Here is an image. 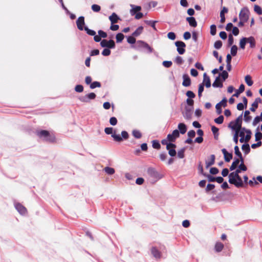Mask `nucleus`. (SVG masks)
Segmentation results:
<instances>
[{
    "label": "nucleus",
    "instance_id": "nucleus-1",
    "mask_svg": "<svg viewBox=\"0 0 262 262\" xmlns=\"http://www.w3.org/2000/svg\"><path fill=\"white\" fill-rule=\"evenodd\" d=\"M149 182L154 184L162 178V175L160 174L155 168L149 167L147 170Z\"/></svg>",
    "mask_w": 262,
    "mask_h": 262
},
{
    "label": "nucleus",
    "instance_id": "nucleus-2",
    "mask_svg": "<svg viewBox=\"0 0 262 262\" xmlns=\"http://www.w3.org/2000/svg\"><path fill=\"white\" fill-rule=\"evenodd\" d=\"M243 114L239 115L235 120V122H231L228 127L232 130H240L242 128Z\"/></svg>",
    "mask_w": 262,
    "mask_h": 262
},
{
    "label": "nucleus",
    "instance_id": "nucleus-3",
    "mask_svg": "<svg viewBox=\"0 0 262 262\" xmlns=\"http://www.w3.org/2000/svg\"><path fill=\"white\" fill-rule=\"evenodd\" d=\"M96 97V95L94 93L92 92L84 96L79 97L78 99L82 102L89 103L91 100L95 99Z\"/></svg>",
    "mask_w": 262,
    "mask_h": 262
},
{
    "label": "nucleus",
    "instance_id": "nucleus-4",
    "mask_svg": "<svg viewBox=\"0 0 262 262\" xmlns=\"http://www.w3.org/2000/svg\"><path fill=\"white\" fill-rule=\"evenodd\" d=\"M100 46L102 48H107V49H114L116 47L115 41L110 39L107 40L106 39H103L100 42Z\"/></svg>",
    "mask_w": 262,
    "mask_h": 262
},
{
    "label": "nucleus",
    "instance_id": "nucleus-5",
    "mask_svg": "<svg viewBox=\"0 0 262 262\" xmlns=\"http://www.w3.org/2000/svg\"><path fill=\"white\" fill-rule=\"evenodd\" d=\"M121 136L122 137L116 134L112 135V137L114 138V140L117 142H121L122 141L123 139H127L129 137L128 133L125 130L121 132Z\"/></svg>",
    "mask_w": 262,
    "mask_h": 262
},
{
    "label": "nucleus",
    "instance_id": "nucleus-6",
    "mask_svg": "<svg viewBox=\"0 0 262 262\" xmlns=\"http://www.w3.org/2000/svg\"><path fill=\"white\" fill-rule=\"evenodd\" d=\"M249 11L247 8H243L239 14V19L247 21L249 19Z\"/></svg>",
    "mask_w": 262,
    "mask_h": 262
},
{
    "label": "nucleus",
    "instance_id": "nucleus-7",
    "mask_svg": "<svg viewBox=\"0 0 262 262\" xmlns=\"http://www.w3.org/2000/svg\"><path fill=\"white\" fill-rule=\"evenodd\" d=\"M175 45L177 47V50L180 54L182 55L185 53L186 44L184 42L177 41L175 42Z\"/></svg>",
    "mask_w": 262,
    "mask_h": 262
},
{
    "label": "nucleus",
    "instance_id": "nucleus-8",
    "mask_svg": "<svg viewBox=\"0 0 262 262\" xmlns=\"http://www.w3.org/2000/svg\"><path fill=\"white\" fill-rule=\"evenodd\" d=\"M180 136L179 131L178 129L174 130L171 134L167 135V138L170 141V142H175L177 138Z\"/></svg>",
    "mask_w": 262,
    "mask_h": 262
},
{
    "label": "nucleus",
    "instance_id": "nucleus-9",
    "mask_svg": "<svg viewBox=\"0 0 262 262\" xmlns=\"http://www.w3.org/2000/svg\"><path fill=\"white\" fill-rule=\"evenodd\" d=\"M37 135L40 138H43V139L47 141H51V137L48 131L45 130H42L37 132Z\"/></svg>",
    "mask_w": 262,
    "mask_h": 262
},
{
    "label": "nucleus",
    "instance_id": "nucleus-10",
    "mask_svg": "<svg viewBox=\"0 0 262 262\" xmlns=\"http://www.w3.org/2000/svg\"><path fill=\"white\" fill-rule=\"evenodd\" d=\"M76 25L77 28L79 30L82 31L84 29V27H83L85 25L84 17L83 16L79 17L76 20Z\"/></svg>",
    "mask_w": 262,
    "mask_h": 262
},
{
    "label": "nucleus",
    "instance_id": "nucleus-11",
    "mask_svg": "<svg viewBox=\"0 0 262 262\" xmlns=\"http://www.w3.org/2000/svg\"><path fill=\"white\" fill-rule=\"evenodd\" d=\"M15 208L21 215H25L27 213V209L20 203H15Z\"/></svg>",
    "mask_w": 262,
    "mask_h": 262
},
{
    "label": "nucleus",
    "instance_id": "nucleus-12",
    "mask_svg": "<svg viewBox=\"0 0 262 262\" xmlns=\"http://www.w3.org/2000/svg\"><path fill=\"white\" fill-rule=\"evenodd\" d=\"M137 43L139 45V46L146 49L148 53H151L152 52V49L145 42L139 40L137 41Z\"/></svg>",
    "mask_w": 262,
    "mask_h": 262
},
{
    "label": "nucleus",
    "instance_id": "nucleus-13",
    "mask_svg": "<svg viewBox=\"0 0 262 262\" xmlns=\"http://www.w3.org/2000/svg\"><path fill=\"white\" fill-rule=\"evenodd\" d=\"M193 107H186L185 112L183 113L184 117L187 120H190L191 118L192 112Z\"/></svg>",
    "mask_w": 262,
    "mask_h": 262
},
{
    "label": "nucleus",
    "instance_id": "nucleus-14",
    "mask_svg": "<svg viewBox=\"0 0 262 262\" xmlns=\"http://www.w3.org/2000/svg\"><path fill=\"white\" fill-rule=\"evenodd\" d=\"M130 7L132 8L130 10V14L132 16L135 15L137 12H139V11L141 10V7L139 6L130 4Z\"/></svg>",
    "mask_w": 262,
    "mask_h": 262
},
{
    "label": "nucleus",
    "instance_id": "nucleus-15",
    "mask_svg": "<svg viewBox=\"0 0 262 262\" xmlns=\"http://www.w3.org/2000/svg\"><path fill=\"white\" fill-rule=\"evenodd\" d=\"M261 100L260 98H256L252 104V106L250 108V110L252 112H255L256 109L258 107V104L260 103Z\"/></svg>",
    "mask_w": 262,
    "mask_h": 262
},
{
    "label": "nucleus",
    "instance_id": "nucleus-16",
    "mask_svg": "<svg viewBox=\"0 0 262 262\" xmlns=\"http://www.w3.org/2000/svg\"><path fill=\"white\" fill-rule=\"evenodd\" d=\"M161 143L163 145H166V149H169V147H176V145L172 142H170V141L167 138L162 140Z\"/></svg>",
    "mask_w": 262,
    "mask_h": 262
},
{
    "label": "nucleus",
    "instance_id": "nucleus-17",
    "mask_svg": "<svg viewBox=\"0 0 262 262\" xmlns=\"http://www.w3.org/2000/svg\"><path fill=\"white\" fill-rule=\"evenodd\" d=\"M233 184L237 188L244 186L243 180L239 175L236 176V179H235V183Z\"/></svg>",
    "mask_w": 262,
    "mask_h": 262
},
{
    "label": "nucleus",
    "instance_id": "nucleus-18",
    "mask_svg": "<svg viewBox=\"0 0 262 262\" xmlns=\"http://www.w3.org/2000/svg\"><path fill=\"white\" fill-rule=\"evenodd\" d=\"M202 83H204L206 88H210L211 86L210 78L206 73L203 74V82Z\"/></svg>",
    "mask_w": 262,
    "mask_h": 262
},
{
    "label": "nucleus",
    "instance_id": "nucleus-19",
    "mask_svg": "<svg viewBox=\"0 0 262 262\" xmlns=\"http://www.w3.org/2000/svg\"><path fill=\"white\" fill-rule=\"evenodd\" d=\"M183 81L182 82V85L184 86L187 87L190 85L191 80H190L189 77L187 75H186V74L183 75Z\"/></svg>",
    "mask_w": 262,
    "mask_h": 262
},
{
    "label": "nucleus",
    "instance_id": "nucleus-20",
    "mask_svg": "<svg viewBox=\"0 0 262 262\" xmlns=\"http://www.w3.org/2000/svg\"><path fill=\"white\" fill-rule=\"evenodd\" d=\"M109 19L111 21L112 24H114L118 22V21L120 19V18L114 12L111 15L109 16Z\"/></svg>",
    "mask_w": 262,
    "mask_h": 262
},
{
    "label": "nucleus",
    "instance_id": "nucleus-21",
    "mask_svg": "<svg viewBox=\"0 0 262 262\" xmlns=\"http://www.w3.org/2000/svg\"><path fill=\"white\" fill-rule=\"evenodd\" d=\"M212 86L214 88H222L223 86V83L220 80V76L216 77L215 81L212 84Z\"/></svg>",
    "mask_w": 262,
    "mask_h": 262
},
{
    "label": "nucleus",
    "instance_id": "nucleus-22",
    "mask_svg": "<svg viewBox=\"0 0 262 262\" xmlns=\"http://www.w3.org/2000/svg\"><path fill=\"white\" fill-rule=\"evenodd\" d=\"M186 20L189 23V25L192 27H196L197 26V22L193 17H188L186 18Z\"/></svg>",
    "mask_w": 262,
    "mask_h": 262
},
{
    "label": "nucleus",
    "instance_id": "nucleus-23",
    "mask_svg": "<svg viewBox=\"0 0 262 262\" xmlns=\"http://www.w3.org/2000/svg\"><path fill=\"white\" fill-rule=\"evenodd\" d=\"M178 128L179 129V134H184L187 131L186 125L183 123H180L178 124Z\"/></svg>",
    "mask_w": 262,
    "mask_h": 262
},
{
    "label": "nucleus",
    "instance_id": "nucleus-24",
    "mask_svg": "<svg viewBox=\"0 0 262 262\" xmlns=\"http://www.w3.org/2000/svg\"><path fill=\"white\" fill-rule=\"evenodd\" d=\"M228 9L225 7H224L222 9V10H221V12H220V17H221V22L222 23H223L225 22V13H227L228 12Z\"/></svg>",
    "mask_w": 262,
    "mask_h": 262
},
{
    "label": "nucleus",
    "instance_id": "nucleus-25",
    "mask_svg": "<svg viewBox=\"0 0 262 262\" xmlns=\"http://www.w3.org/2000/svg\"><path fill=\"white\" fill-rule=\"evenodd\" d=\"M152 255L157 259L161 257V253L160 251L156 248L152 247L151 250Z\"/></svg>",
    "mask_w": 262,
    "mask_h": 262
},
{
    "label": "nucleus",
    "instance_id": "nucleus-26",
    "mask_svg": "<svg viewBox=\"0 0 262 262\" xmlns=\"http://www.w3.org/2000/svg\"><path fill=\"white\" fill-rule=\"evenodd\" d=\"M245 90V85L243 84L240 85L238 90H236L235 93L233 95V97H238L239 94L243 93Z\"/></svg>",
    "mask_w": 262,
    "mask_h": 262
},
{
    "label": "nucleus",
    "instance_id": "nucleus-27",
    "mask_svg": "<svg viewBox=\"0 0 262 262\" xmlns=\"http://www.w3.org/2000/svg\"><path fill=\"white\" fill-rule=\"evenodd\" d=\"M247 43L250 44V47L254 48L255 47V40L252 36L247 37Z\"/></svg>",
    "mask_w": 262,
    "mask_h": 262
},
{
    "label": "nucleus",
    "instance_id": "nucleus-28",
    "mask_svg": "<svg viewBox=\"0 0 262 262\" xmlns=\"http://www.w3.org/2000/svg\"><path fill=\"white\" fill-rule=\"evenodd\" d=\"M215 156L214 155H211L210 156V160L209 161H206V168H208L210 166L212 165L214 163L215 161Z\"/></svg>",
    "mask_w": 262,
    "mask_h": 262
},
{
    "label": "nucleus",
    "instance_id": "nucleus-29",
    "mask_svg": "<svg viewBox=\"0 0 262 262\" xmlns=\"http://www.w3.org/2000/svg\"><path fill=\"white\" fill-rule=\"evenodd\" d=\"M237 175L234 172H232L229 174V182L233 184L235 183V179H236V176Z\"/></svg>",
    "mask_w": 262,
    "mask_h": 262
},
{
    "label": "nucleus",
    "instance_id": "nucleus-30",
    "mask_svg": "<svg viewBox=\"0 0 262 262\" xmlns=\"http://www.w3.org/2000/svg\"><path fill=\"white\" fill-rule=\"evenodd\" d=\"M104 171L108 175H112L115 172V169L108 166L105 167L103 169Z\"/></svg>",
    "mask_w": 262,
    "mask_h": 262
},
{
    "label": "nucleus",
    "instance_id": "nucleus-31",
    "mask_svg": "<svg viewBox=\"0 0 262 262\" xmlns=\"http://www.w3.org/2000/svg\"><path fill=\"white\" fill-rule=\"evenodd\" d=\"M239 163V160L238 159H235L230 167V170L232 171L236 168L238 164Z\"/></svg>",
    "mask_w": 262,
    "mask_h": 262
},
{
    "label": "nucleus",
    "instance_id": "nucleus-32",
    "mask_svg": "<svg viewBox=\"0 0 262 262\" xmlns=\"http://www.w3.org/2000/svg\"><path fill=\"white\" fill-rule=\"evenodd\" d=\"M143 30V27L142 26L139 27L133 33V36H138L140 35Z\"/></svg>",
    "mask_w": 262,
    "mask_h": 262
},
{
    "label": "nucleus",
    "instance_id": "nucleus-33",
    "mask_svg": "<svg viewBox=\"0 0 262 262\" xmlns=\"http://www.w3.org/2000/svg\"><path fill=\"white\" fill-rule=\"evenodd\" d=\"M242 149L246 155L249 154L250 151V147L248 144H243L242 146Z\"/></svg>",
    "mask_w": 262,
    "mask_h": 262
},
{
    "label": "nucleus",
    "instance_id": "nucleus-34",
    "mask_svg": "<svg viewBox=\"0 0 262 262\" xmlns=\"http://www.w3.org/2000/svg\"><path fill=\"white\" fill-rule=\"evenodd\" d=\"M224 247V245L220 242H217L215 245V250L217 252H221Z\"/></svg>",
    "mask_w": 262,
    "mask_h": 262
},
{
    "label": "nucleus",
    "instance_id": "nucleus-35",
    "mask_svg": "<svg viewBox=\"0 0 262 262\" xmlns=\"http://www.w3.org/2000/svg\"><path fill=\"white\" fill-rule=\"evenodd\" d=\"M132 135L136 139H140L142 137L141 132L137 129H134L132 131Z\"/></svg>",
    "mask_w": 262,
    "mask_h": 262
},
{
    "label": "nucleus",
    "instance_id": "nucleus-36",
    "mask_svg": "<svg viewBox=\"0 0 262 262\" xmlns=\"http://www.w3.org/2000/svg\"><path fill=\"white\" fill-rule=\"evenodd\" d=\"M250 114L249 111H246L244 113V120L246 122H249L251 120V117L249 115Z\"/></svg>",
    "mask_w": 262,
    "mask_h": 262
},
{
    "label": "nucleus",
    "instance_id": "nucleus-37",
    "mask_svg": "<svg viewBox=\"0 0 262 262\" xmlns=\"http://www.w3.org/2000/svg\"><path fill=\"white\" fill-rule=\"evenodd\" d=\"M157 22V21H154V20H145V23L147 25L151 26L155 31H157V29H156V25H155L156 23Z\"/></svg>",
    "mask_w": 262,
    "mask_h": 262
},
{
    "label": "nucleus",
    "instance_id": "nucleus-38",
    "mask_svg": "<svg viewBox=\"0 0 262 262\" xmlns=\"http://www.w3.org/2000/svg\"><path fill=\"white\" fill-rule=\"evenodd\" d=\"M247 43V37H243L239 41V47L241 49H244Z\"/></svg>",
    "mask_w": 262,
    "mask_h": 262
},
{
    "label": "nucleus",
    "instance_id": "nucleus-39",
    "mask_svg": "<svg viewBox=\"0 0 262 262\" xmlns=\"http://www.w3.org/2000/svg\"><path fill=\"white\" fill-rule=\"evenodd\" d=\"M124 38V35L121 33H119L117 34L116 36V42L117 43L121 42L123 40Z\"/></svg>",
    "mask_w": 262,
    "mask_h": 262
},
{
    "label": "nucleus",
    "instance_id": "nucleus-40",
    "mask_svg": "<svg viewBox=\"0 0 262 262\" xmlns=\"http://www.w3.org/2000/svg\"><path fill=\"white\" fill-rule=\"evenodd\" d=\"M245 79V82L248 86H251L253 84V82L252 80L251 77L250 75H248L246 76Z\"/></svg>",
    "mask_w": 262,
    "mask_h": 262
},
{
    "label": "nucleus",
    "instance_id": "nucleus-41",
    "mask_svg": "<svg viewBox=\"0 0 262 262\" xmlns=\"http://www.w3.org/2000/svg\"><path fill=\"white\" fill-rule=\"evenodd\" d=\"M83 30H84L86 31V33L88 35H91V36H94L96 34V32L94 30L90 29L86 26L84 27V29Z\"/></svg>",
    "mask_w": 262,
    "mask_h": 262
},
{
    "label": "nucleus",
    "instance_id": "nucleus-42",
    "mask_svg": "<svg viewBox=\"0 0 262 262\" xmlns=\"http://www.w3.org/2000/svg\"><path fill=\"white\" fill-rule=\"evenodd\" d=\"M100 86L101 83L100 82L98 81H94L92 82L90 86L91 89H94L96 88H100Z\"/></svg>",
    "mask_w": 262,
    "mask_h": 262
},
{
    "label": "nucleus",
    "instance_id": "nucleus-43",
    "mask_svg": "<svg viewBox=\"0 0 262 262\" xmlns=\"http://www.w3.org/2000/svg\"><path fill=\"white\" fill-rule=\"evenodd\" d=\"M175 148L176 147H169V149H167L168 150V154L171 157H174L176 155L177 152Z\"/></svg>",
    "mask_w": 262,
    "mask_h": 262
},
{
    "label": "nucleus",
    "instance_id": "nucleus-44",
    "mask_svg": "<svg viewBox=\"0 0 262 262\" xmlns=\"http://www.w3.org/2000/svg\"><path fill=\"white\" fill-rule=\"evenodd\" d=\"M152 146L153 148L159 149L161 147V145L158 140H153L152 141Z\"/></svg>",
    "mask_w": 262,
    "mask_h": 262
},
{
    "label": "nucleus",
    "instance_id": "nucleus-45",
    "mask_svg": "<svg viewBox=\"0 0 262 262\" xmlns=\"http://www.w3.org/2000/svg\"><path fill=\"white\" fill-rule=\"evenodd\" d=\"M237 51V47L236 45H233L231 48V55L234 56L236 55Z\"/></svg>",
    "mask_w": 262,
    "mask_h": 262
},
{
    "label": "nucleus",
    "instance_id": "nucleus-46",
    "mask_svg": "<svg viewBox=\"0 0 262 262\" xmlns=\"http://www.w3.org/2000/svg\"><path fill=\"white\" fill-rule=\"evenodd\" d=\"M204 89V84L201 83L199 85L198 96L200 98L202 96V92Z\"/></svg>",
    "mask_w": 262,
    "mask_h": 262
},
{
    "label": "nucleus",
    "instance_id": "nucleus-47",
    "mask_svg": "<svg viewBox=\"0 0 262 262\" xmlns=\"http://www.w3.org/2000/svg\"><path fill=\"white\" fill-rule=\"evenodd\" d=\"M185 151V148H182L178 151V157L180 159H182L184 157V152Z\"/></svg>",
    "mask_w": 262,
    "mask_h": 262
},
{
    "label": "nucleus",
    "instance_id": "nucleus-48",
    "mask_svg": "<svg viewBox=\"0 0 262 262\" xmlns=\"http://www.w3.org/2000/svg\"><path fill=\"white\" fill-rule=\"evenodd\" d=\"M233 158L232 153L228 152L226 155H224L225 161L227 162H229Z\"/></svg>",
    "mask_w": 262,
    "mask_h": 262
},
{
    "label": "nucleus",
    "instance_id": "nucleus-49",
    "mask_svg": "<svg viewBox=\"0 0 262 262\" xmlns=\"http://www.w3.org/2000/svg\"><path fill=\"white\" fill-rule=\"evenodd\" d=\"M224 121V116L223 115H220L219 117L215 118L214 119V122L219 124H221Z\"/></svg>",
    "mask_w": 262,
    "mask_h": 262
},
{
    "label": "nucleus",
    "instance_id": "nucleus-50",
    "mask_svg": "<svg viewBox=\"0 0 262 262\" xmlns=\"http://www.w3.org/2000/svg\"><path fill=\"white\" fill-rule=\"evenodd\" d=\"M223 79V81H225L228 77V73L226 71H223V72L220 74Z\"/></svg>",
    "mask_w": 262,
    "mask_h": 262
},
{
    "label": "nucleus",
    "instance_id": "nucleus-51",
    "mask_svg": "<svg viewBox=\"0 0 262 262\" xmlns=\"http://www.w3.org/2000/svg\"><path fill=\"white\" fill-rule=\"evenodd\" d=\"M254 11L258 15L262 14V9L261 7L258 5H255L254 8Z\"/></svg>",
    "mask_w": 262,
    "mask_h": 262
},
{
    "label": "nucleus",
    "instance_id": "nucleus-52",
    "mask_svg": "<svg viewBox=\"0 0 262 262\" xmlns=\"http://www.w3.org/2000/svg\"><path fill=\"white\" fill-rule=\"evenodd\" d=\"M174 62L179 64V65H181L183 63V60L182 59V58L181 57V56H177L175 59H174Z\"/></svg>",
    "mask_w": 262,
    "mask_h": 262
},
{
    "label": "nucleus",
    "instance_id": "nucleus-53",
    "mask_svg": "<svg viewBox=\"0 0 262 262\" xmlns=\"http://www.w3.org/2000/svg\"><path fill=\"white\" fill-rule=\"evenodd\" d=\"M203 175L207 178L208 181L209 182H212L215 181V178L213 177L211 175L209 174H206V173L203 174Z\"/></svg>",
    "mask_w": 262,
    "mask_h": 262
},
{
    "label": "nucleus",
    "instance_id": "nucleus-54",
    "mask_svg": "<svg viewBox=\"0 0 262 262\" xmlns=\"http://www.w3.org/2000/svg\"><path fill=\"white\" fill-rule=\"evenodd\" d=\"M216 33V27L215 25H212L210 26V34L212 35H215Z\"/></svg>",
    "mask_w": 262,
    "mask_h": 262
},
{
    "label": "nucleus",
    "instance_id": "nucleus-55",
    "mask_svg": "<svg viewBox=\"0 0 262 262\" xmlns=\"http://www.w3.org/2000/svg\"><path fill=\"white\" fill-rule=\"evenodd\" d=\"M92 9L94 12H98L100 10L101 7L98 5L94 4L92 6Z\"/></svg>",
    "mask_w": 262,
    "mask_h": 262
},
{
    "label": "nucleus",
    "instance_id": "nucleus-56",
    "mask_svg": "<svg viewBox=\"0 0 262 262\" xmlns=\"http://www.w3.org/2000/svg\"><path fill=\"white\" fill-rule=\"evenodd\" d=\"M222 46V42L221 40L216 41L214 43V47L216 49H220Z\"/></svg>",
    "mask_w": 262,
    "mask_h": 262
},
{
    "label": "nucleus",
    "instance_id": "nucleus-57",
    "mask_svg": "<svg viewBox=\"0 0 262 262\" xmlns=\"http://www.w3.org/2000/svg\"><path fill=\"white\" fill-rule=\"evenodd\" d=\"M98 33L101 38H105L107 36V33L106 32H105L101 30H100L98 31Z\"/></svg>",
    "mask_w": 262,
    "mask_h": 262
},
{
    "label": "nucleus",
    "instance_id": "nucleus-58",
    "mask_svg": "<svg viewBox=\"0 0 262 262\" xmlns=\"http://www.w3.org/2000/svg\"><path fill=\"white\" fill-rule=\"evenodd\" d=\"M111 54V50L110 49L105 48L102 52V55L104 56H109Z\"/></svg>",
    "mask_w": 262,
    "mask_h": 262
},
{
    "label": "nucleus",
    "instance_id": "nucleus-59",
    "mask_svg": "<svg viewBox=\"0 0 262 262\" xmlns=\"http://www.w3.org/2000/svg\"><path fill=\"white\" fill-rule=\"evenodd\" d=\"M110 123L112 125H116L117 123V119L115 117H112L110 119Z\"/></svg>",
    "mask_w": 262,
    "mask_h": 262
},
{
    "label": "nucleus",
    "instance_id": "nucleus-60",
    "mask_svg": "<svg viewBox=\"0 0 262 262\" xmlns=\"http://www.w3.org/2000/svg\"><path fill=\"white\" fill-rule=\"evenodd\" d=\"M75 91L78 93H81L83 91V87L82 85H77L75 88Z\"/></svg>",
    "mask_w": 262,
    "mask_h": 262
},
{
    "label": "nucleus",
    "instance_id": "nucleus-61",
    "mask_svg": "<svg viewBox=\"0 0 262 262\" xmlns=\"http://www.w3.org/2000/svg\"><path fill=\"white\" fill-rule=\"evenodd\" d=\"M261 121L260 117H259L258 116H257L255 117L254 119V120L252 122V125L255 126H256L259 122Z\"/></svg>",
    "mask_w": 262,
    "mask_h": 262
},
{
    "label": "nucleus",
    "instance_id": "nucleus-62",
    "mask_svg": "<svg viewBox=\"0 0 262 262\" xmlns=\"http://www.w3.org/2000/svg\"><path fill=\"white\" fill-rule=\"evenodd\" d=\"M234 42V38L231 34H229L228 36V45L229 46L232 45Z\"/></svg>",
    "mask_w": 262,
    "mask_h": 262
},
{
    "label": "nucleus",
    "instance_id": "nucleus-63",
    "mask_svg": "<svg viewBox=\"0 0 262 262\" xmlns=\"http://www.w3.org/2000/svg\"><path fill=\"white\" fill-rule=\"evenodd\" d=\"M167 37L169 39L174 40L176 38V36L174 32H170L167 34Z\"/></svg>",
    "mask_w": 262,
    "mask_h": 262
},
{
    "label": "nucleus",
    "instance_id": "nucleus-64",
    "mask_svg": "<svg viewBox=\"0 0 262 262\" xmlns=\"http://www.w3.org/2000/svg\"><path fill=\"white\" fill-rule=\"evenodd\" d=\"M255 141H260L262 139V133L260 132H256L255 135Z\"/></svg>",
    "mask_w": 262,
    "mask_h": 262
}]
</instances>
